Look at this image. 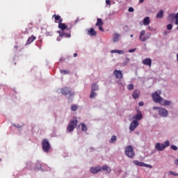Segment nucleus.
Masks as SVG:
<instances>
[{"label":"nucleus","instance_id":"1","mask_svg":"<svg viewBox=\"0 0 178 178\" xmlns=\"http://www.w3.org/2000/svg\"><path fill=\"white\" fill-rule=\"evenodd\" d=\"M161 90H156L152 94V98L154 102H156V104H160L162 106H169V105L172 104V102L162 98L161 97Z\"/></svg>","mask_w":178,"mask_h":178},{"label":"nucleus","instance_id":"2","mask_svg":"<svg viewBox=\"0 0 178 178\" xmlns=\"http://www.w3.org/2000/svg\"><path fill=\"white\" fill-rule=\"evenodd\" d=\"M57 92L58 94H62V95H65V97H67L68 99H70V98H73L74 97V92L70 90L69 88H63L57 90Z\"/></svg>","mask_w":178,"mask_h":178},{"label":"nucleus","instance_id":"3","mask_svg":"<svg viewBox=\"0 0 178 178\" xmlns=\"http://www.w3.org/2000/svg\"><path fill=\"white\" fill-rule=\"evenodd\" d=\"M153 111H158V113L161 118H168V115H169L168 110L162 107L154 106Z\"/></svg>","mask_w":178,"mask_h":178},{"label":"nucleus","instance_id":"4","mask_svg":"<svg viewBox=\"0 0 178 178\" xmlns=\"http://www.w3.org/2000/svg\"><path fill=\"white\" fill-rule=\"evenodd\" d=\"M170 145V142L169 140L165 141L163 143H157L155 145V149L157 151H164L165 148Z\"/></svg>","mask_w":178,"mask_h":178},{"label":"nucleus","instance_id":"5","mask_svg":"<svg viewBox=\"0 0 178 178\" xmlns=\"http://www.w3.org/2000/svg\"><path fill=\"white\" fill-rule=\"evenodd\" d=\"M125 155L128 156L129 158H134L136 155V153L134 152V149H133V146L128 145L125 147Z\"/></svg>","mask_w":178,"mask_h":178},{"label":"nucleus","instance_id":"6","mask_svg":"<svg viewBox=\"0 0 178 178\" xmlns=\"http://www.w3.org/2000/svg\"><path fill=\"white\" fill-rule=\"evenodd\" d=\"M42 146L44 152L48 154L49 149H51V144L49 143V141L47 139H44L42 143Z\"/></svg>","mask_w":178,"mask_h":178},{"label":"nucleus","instance_id":"7","mask_svg":"<svg viewBox=\"0 0 178 178\" xmlns=\"http://www.w3.org/2000/svg\"><path fill=\"white\" fill-rule=\"evenodd\" d=\"M149 38H151V33H148L145 35V30H143L142 31H140L139 40L142 41V42L147 41V40H149Z\"/></svg>","mask_w":178,"mask_h":178},{"label":"nucleus","instance_id":"8","mask_svg":"<svg viewBox=\"0 0 178 178\" xmlns=\"http://www.w3.org/2000/svg\"><path fill=\"white\" fill-rule=\"evenodd\" d=\"M76 126H77V120H72L67 127V131L72 133V131L74 130V127H76Z\"/></svg>","mask_w":178,"mask_h":178},{"label":"nucleus","instance_id":"9","mask_svg":"<svg viewBox=\"0 0 178 178\" xmlns=\"http://www.w3.org/2000/svg\"><path fill=\"white\" fill-rule=\"evenodd\" d=\"M133 163H134L136 166H140L142 168H149V169H152V165L145 163L143 162H140L137 160H134L133 161Z\"/></svg>","mask_w":178,"mask_h":178},{"label":"nucleus","instance_id":"10","mask_svg":"<svg viewBox=\"0 0 178 178\" xmlns=\"http://www.w3.org/2000/svg\"><path fill=\"white\" fill-rule=\"evenodd\" d=\"M140 126V123L137 120H133L129 125V131H134L137 127Z\"/></svg>","mask_w":178,"mask_h":178},{"label":"nucleus","instance_id":"11","mask_svg":"<svg viewBox=\"0 0 178 178\" xmlns=\"http://www.w3.org/2000/svg\"><path fill=\"white\" fill-rule=\"evenodd\" d=\"M113 74L115 76V79H123V72L120 70H114Z\"/></svg>","mask_w":178,"mask_h":178},{"label":"nucleus","instance_id":"12","mask_svg":"<svg viewBox=\"0 0 178 178\" xmlns=\"http://www.w3.org/2000/svg\"><path fill=\"white\" fill-rule=\"evenodd\" d=\"M91 173H93L94 175H97L98 172H102V167L101 166H97V167H92L90 168Z\"/></svg>","mask_w":178,"mask_h":178},{"label":"nucleus","instance_id":"13","mask_svg":"<svg viewBox=\"0 0 178 178\" xmlns=\"http://www.w3.org/2000/svg\"><path fill=\"white\" fill-rule=\"evenodd\" d=\"M134 120H136V122H138V120H141L143 119V113H141V111H138L136 115H134L133 116Z\"/></svg>","mask_w":178,"mask_h":178},{"label":"nucleus","instance_id":"14","mask_svg":"<svg viewBox=\"0 0 178 178\" xmlns=\"http://www.w3.org/2000/svg\"><path fill=\"white\" fill-rule=\"evenodd\" d=\"M142 63L143 65H145V66H149V67H151V65H152V60L149 58H146L143 60Z\"/></svg>","mask_w":178,"mask_h":178},{"label":"nucleus","instance_id":"15","mask_svg":"<svg viewBox=\"0 0 178 178\" xmlns=\"http://www.w3.org/2000/svg\"><path fill=\"white\" fill-rule=\"evenodd\" d=\"M59 34V37H63L64 38H70V33H66L65 31H57Z\"/></svg>","mask_w":178,"mask_h":178},{"label":"nucleus","instance_id":"16","mask_svg":"<svg viewBox=\"0 0 178 178\" xmlns=\"http://www.w3.org/2000/svg\"><path fill=\"white\" fill-rule=\"evenodd\" d=\"M58 29H60L61 31H64V30L67 29V26L62 23V19H60V21L58 22Z\"/></svg>","mask_w":178,"mask_h":178},{"label":"nucleus","instance_id":"17","mask_svg":"<svg viewBox=\"0 0 178 178\" xmlns=\"http://www.w3.org/2000/svg\"><path fill=\"white\" fill-rule=\"evenodd\" d=\"M140 90H134L133 94H132V97H133L134 99H138V98H140Z\"/></svg>","mask_w":178,"mask_h":178},{"label":"nucleus","instance_id":"18","mask_svg":"<svg viewBox=\"0 0 178 178\" xmlns=\"http://www.w3.org/2000/svg\"><path fill=\"white\" fill-rule=\"evenodd\" d=\"M88 35L90 37H94V35H97V31L93 28H91L88 31Z\"/></svg>","mask_w":178,"mask_h":178},{"label":"nucleus","instance_id":"19","mask_svg":"<svg viewBox=\"0 0 178 178\" xmlns=\"http://www.w3.org/2000/svg\"><path fill=\"white\" fill-rule=\"evenodd\" d=\"M102 170H104V172H106V173H111L112 172V170L110 168L109 166L105 165L102 168Z\"/></svg>","mask_w":178,"mask_h":178},{"label":"nucleus","instance_id":"20","mask_svg":"<svg viewBox=\"0 0 178 178\" xmlns=\"http://www.w3.org/2000/svg\"><path fill=\"white\" fill-rule=\"evenodd\" d=\"M151 23V20H149V17H146L143 19V24L144 26H148Z\"/></svg>","mask_w":178,"mask_h":178},{"label":"nucleus","instance_id":"21","mask_svg":"<svg viewBox=\"0 0 178 178\" xmlns=\"http://www.w3.org/2000/svg\"><path fill=\"white\" fill-rule=\"evenodd\" d=\"M92 88H91V91H98L99 90V86H98V84L97 83H93L92 84Z\"/></svg>","mask_w":178,"mask_h":178},{"label":"nucleus","instance_id":"22","mask_svg":"<svg viewBox=\"0 0 178 178\" xmlns=\"http://www.w3.org/2000/svg\"><path fill=\"white\" fill-rule=\"evenodd\" d=\"M117 140H118V137H116V136H113L109 140V143L110 144H115Z\"/></svg>","mask_w":178,"mask_h":178},{"label":"nucleus","instance_id":"23","mask_svg":"<svg viewBox=\"0 0 178 178\" xmlns=\"http://www.w3.org/2000/svg\"><path fill=\"white\" fill-rule=\"evenodd\" d=\"M120 38V35L119 33H115L113 35V42H118Z\"/></svg>","mask_w":178,"mask_h":178},{"label":"nucleus","instance_id":"24","mask_svg":"<svg viewBox=\"0 0 178 178\" xmlns=\"http://www.w3.org/2000/svg\"><path fill=\"white\" fill-rule=\"evenodd\" d=\"M34 40H35V36H31L27 40L26 44L29 45V44H31V42H33V41H34Z\"/></svg>","mask_w":178,"mask_h":178},{"label":"nucleus","instance_id":"25","mask_svg":"<svg viewBox=\"0 0 178 178\" xmlns=\"http://www.w3.org/2000/svg\"><path fill=\"white\" fill-rule=\"evenodd\" d=\"M156 17L157 19H162L163 17V10H161L156 15Z\"/></svg>","mask_w":178,"mask_h":178},{"label":"nucleus","instance_id":"26","mask_svg":"<svg viewBox=\"0 0 178 178\" xmlns=\"http://www.w3.org/2000/svg\"><path fill=\"white\" fill-rule=\"evenodd\" d=\"M102 24H104V22H102V19L101 18H98L97 22L96 23V26H102Z\"/></svg>","mask_w":178,"mask_h":178},{"label":"nucleus","instance_id":"27","mask_svg":"<svg viewBox=\"0 0 178 178\" xmlns=\"http://www.w3.org/2000/svg\"><path fill=\"white\" fill-rule=\"evenodd\" d=\"M127 88L131 91V90H134V85L133 83L128 84Z\"/></svg>","mask_w":178,"mask_h":178},{"label":"nucleus","instance_id":"28","mask_svg":"<svg viewBox=\"0 0 178 178\" xmlns=\"http://www.w3.org/2000/svg\"><path fill=\"white\" fill-rule=\"evenodd\" d=\"M53 17H54L56 23H58V20H59V22L62 20V19H60V17L59 15H54Z\"/></svg>","mask_w":178,"mask_h":178},{"label":"nucleus","instance_id":"29","mask_svg":"<svg viewBox=\"0 0 178 178\" xmlns=\"http://www.w3.org/2000/svg\"><path fill=\"white\" fill-rule=\"evenodd\" d=\"M95 97H97V92H95V91L91 90L90 95V98L93 99L95 98Z\"/></svg>","mask_w":178,"mask_h":178},{"label":"nucleus","instance_id":"30","mask_svg":"<svg viewBox=\"0 0 178 178\" xmlns=\"http://www.w3.org/2000/svg\"><path fill=\"white\" fill-rule=\"evenodd\" d=\"M81 126L82 131H87V126L84 123H81Z\"/></svg>","mask_w":178,"mask_h":178},{"label":"nucleus","instance_id":"31","mask_svg":"<svg viewBox=\"0 0 178 178\" xmlns=\"http://www.w3.org/2000/svg\"><path fill=\"white\" fill-rule=\"evenodd\" d=\"M44 168H42V165H40V169H42V170H47V171H49L51 170V168H49L48 165H44Z\"/></svg>","mask_w":178,"mask_h":178},{"label":"nucleus","instance_id":"32","mask_svg":"<svg viewBox=\"0 0 178 178\" xmlns=\"http://www.w3.org/2000/svg\"><path fill=\"white\" fill-rule=\"evenodd\" d=\"M71 111H72L73 112H76V111H77V106L76 104L72 105Z\"/></svg>","mask_w":178,"mask_h":178},{"label":"nucleus","instance_id":"33","mask_svg":"<svg viewBox=\"0 0 178 178\" xmlns=\"http://www.w3.org/2000/svg\"><path fill=\"white\" fill-rule=\"evenodd\" d=\"M61 74H69V70H60Z\"/></svg>","mask_w":178,"mask_h":178},{"label":"nucleus","instance_id":"34","mask_svg":"<svg viewBox=\"0 0 178 178\" xmlns=\"http://www.w3.org/2000/svg\"><path fill=\"white\" fill-rule=\"evenodd\" d=\"M171 149H173V151H177V146L172 145L170 146Z\"/></svg>","mask_w":178,"mask_h":178},{"label":"nucleus","instance_id":"35","mask_svg":"<svg viewBox=\"0 0 178 178\" xmlns=\"http://www.w3.org/2000/svg\"><path fill=\"white\" fill-rule=\"evenodd\" d=\"M169 17H170L171 20H173L176 19V15H175V14H170Z\"/></svg>","mask_w":178,"mask_h":178},{"label":"nucleus","instance_id":"36","mask_svg":"<svg viewBox=\"0 0 178 178\" xmlns=\"http://www.w3.org/2000/svg\"><path fill=\"white\" fill-rule=\"evenodd\" d=\"M175 24L178 26V13L175 15Z\"/></svg>","mask_w":178,"mask_h":178},{"label":"nucleus","instance_id":"37","mask_svg":"<svg viewBox=\"0 0 178 178\" xmlns=\"http://www.w3.org/2000/svg\"><path fill=\"white\" fill-rule=\"evenodd\" d=\"M172 29H173V25H172V24H169L167 26V29H168V30H172Z\"/></svg>","mask_w":178,"mask_h":178},{"label":"nucleus","instance_id":"38","mask_svg":"<svg viewBox=\"0 0 178 178\" xmlns=\"http://www.w3.org/2000/svg\"><path fill=\"white\" fill-rule=\"evenodd\" d=\"M117 54H119L120 55H124V51L123 50H117Z\"/></svg>","mask_w":178,"mask_h":178},{"label":"nucleus","instance_id":"39","mask_svg":"<svg viewBox=\"0 0 178 178\" xmlns=\"http://www.w3.org/2000/svg\"><path fill=\"white\" fill-rule=\"evenodd\" d=\"M13 126L17 129H22V126L19 125L18 124H13Z\"/></svg>","mask_w":178,"mask_h":178},{"label":"nucleus","instance_id":"40","mask_svg":"<svg viewBox=\"0 0 178 178\" xmlns=\"http://www.w3.org/2000/svg\"><path fill=\"white\" fill-rule=\"evenodd\" d=\"M128 12H134V8H133V7L129 8Z\"/></svg>","mask_w":178,"mask_h":178},{"label":"nucleus","instance_id":"41","mask_svg":"<svg viewBox=\"0 0 178 178\" xmlns=\"http://www.w3.org/2000/svg\"><path fill=\"white\" fill-rule=\"evenodd\" d=\"M129 52L130 54H132L133 52H136V49H131L129 50Z\"/></svg>","mask_w":178,"mask_h":178},{"label":"nucleus","instance_id":"42","mask_svg":"<svg viewBox=\"0 0 178 178\" xmlns=\"http://www.w3.org/2000/svg\"><path fill=\"white\" fill-rule=\"evenodd\" d=\"M111 54H118V49H113L111 51Z\"/></svg>","mask_w":178,"mask_h":178},{"label":"nucleus","instance_id":"43","mask_svg":"<svg viewBox=\"0 0 178 178\" xmlns=\"http://www.w3.org/2000/svg\"><path fill=\"white\" fill-rule=\"evenodd\" d=\"M46 35H47V37L52 35V32H46Z\"/></svg>","mask_w":178,"mask_h":178},{"label":"nucleus","instance_id":"44","mask_svg":"<svg viewBox=\"0 0 178 178\" xmlns=\"http://www.w3.org/2000/svg\"><path fill=\"white\" fill-rule=\"evenodd\" d=\"M170 175H173L174 176H178V174L176 172H173L172 171L170 172Z\"/></svg>","mask_w":178,"mask_h":178},{"label":"nucleus","instance_id":"45","mask_svg":"<svg viewBox=\"0 0 178 178\" xmlns=\"http://www.w3.org/2000/svg\"><path fill=\"white\" fill-rule=\"evenodd\" d=\"M106 5H109V6H111V1L106 0Z\"/></svg>","mask_w":178,"mask_h":178},{"label":"nucleus","instance_id":"46","mask_svg":"<svg viewBox=\"0 0 178 178\" xmlns=\"http://www.w3.org/2000/svg\"><path fill=\"white\" fill-rule=\"evenodd\" d=\"M138 105H139V106H144V102H140L138 103Z\"/></svg>","mask_w":178,"mask_h":178},{"label":"nucleus","instance_id":"47","mask_svg":"<svg viewBox=\"0 0 178 178\" xmlns=\"http://www.w3.org/2000/svg\"><path fill=\"white\" fill-rule=\"evenodd\" d=\"M99 30L100 31H104V28H102V26H99Z\"/></svg>","mask_w":178,"mask_h":178},{"label":"nucleus","instance_id":"48","mask_svg":"<svg viewBox=\"0 0 178 178\" xmlns=\"http://www.w3.org/2000/svg\"><path fill=\"white\" fill-rule=\"evenodd\" d=\"M127 63H128L127 61H124V62L122 63V65H123V66H127Z\"/></svg>","mask_w":178,"mask_h":178},{"label":"nucleus","instance_id":"49","mask_svg":"<svg viewBox=\"0 0 178 178\" xmlns=\"http://www.w3.org/2000/svg\"><path fill=\"white\" fill-rule=\"evenodd\" d=\"M61 38H62V37H60V36L58 37V38H57V41H60V40H62Z\"/></svg>","mask_w":178,"mask_h":178},{"label":"nucleus","instance_id":"50","mask_svg":"<svg viewBox=\"0 0 178 178\" xmlns=\"http://www.w3.org/2000/svg\"><path fill=\"white\" fill-rule=\"evenodd\" d=\"M126 60H127V62H130V58H129V57H126Z\"/></svg>","mask_w":178,"mask_h":178},{"label":"nucleus","instance_id":"51","mask_svg":"<svg viewBox=\"0 0 178 178\" xmlns=\"http://www.w3.org/2000/svg\"><path fill=\"white\" fill-rule=\"evenodd\" d=\"M175 164L178 165V159L175 161Z\"/></svg>","mask_w":178,"mask_h":178},{"label":"nucleus","instance_id":"52","mask_svg":"<svg viewBox=\"0 0 178 178\" xmlns=\"http://www.w3.org/2000/svg\"><path fill=\"white\" fill-rule=\"evenodd\" d=\"M72 27H73V26L71 25L70 27H69V28L67 29V30H69V31L72 30Z\"/></svg>","mask_w":178,"mask_h":178},{"label":"nucleus","instance_id":"53","mask_svg":"<svg viewBox=\"0 0 178 178\" xmlns=\"http://www.w3.org/2000/svg\"><path fill=\"white\" fill-rule=\"evenodd\" d=\"M144 2V0H139L140 3H143Z\"/></svg>","mask_w":178,"mask_h":178},{"label":"nucleus","instance_id":"54","mask_svg":"<svg viewBox=\"0 0 178 178\" xmlns=\"http://www.w3.org/2000/svg\"><path fill=\"white\" fill-rule=\"evenodd\" d=\"M148 30L152 31V27L148 26Z\"/></svg>","mask_w":178,"mask_h":178},{"label":"nucleus","instance_id":"55","mask_svg":"<svg viewBox=\"0 0 178 178\" xmlns=\"http://www.w3.org/2000/svg\"><path fill=\"white\" fill-rule=\"evenodd\" d=\"M76 56H77V53L74 54V57L76 58Z\"/></svg>","mask_w":178,"mask_h":178},{"label":"nucleus","instance_id":"56","mask_svg":"<svg viewBox=\"0 0 178 178\" xmlns=\"http://www.w3.org/2000/svg\"><path fill=\"white\" fill-rule=\"evenodd\" d=\"M130 37H131V38H133V35H131Z\"/></svg>","mask_w":178,"mask_h":178},{"label":"nucleus","instance_id":"57","mask_svg":"<svg viewBox=\"0 0 178 178\" xmlns=\"http://www.w3.org/2000/svg\"><path fill=\"white\" fill-rule=\"evenodd\" d=\"M15 48H17V46H15Z\"/></svg>","mask_w":178,"mask_h":178},{"label":"nucleus","instance_id":"58","mask_svg":"<svg viewBox=\"0 0 178 178\" xmlns=\"http://www.w3.org/2000/svg\"><path fill=\"white\" fill-rule=\"evenodd\" d=\"M177 30H178V26L177 27Z\"/></svg>","mask_w":178,"mask_h":178},{"label":"nucleus","instance_id":"59","mask_svg":"<svg viewBox=\"0 0 178 178\" xmlns=\"http://www.w3.org/2000/svg\"><path fill=\"white\" fill-rule=\"evenodd\" d=\"M0 161H1V159H0Z\"/></svg>","mask_w":178,"mask_h":178}]
</instances>
